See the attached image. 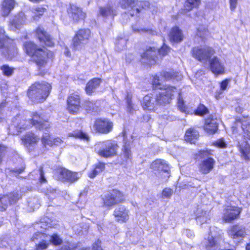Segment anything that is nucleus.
<instances>
[{"label":"nucleus","instance_id":"1","mask_svg":"<svg viewBox=\"0 0 250 250\" xmlns=\"http://www.w3.org/2000/svg\"><path fill=\"white\" fill-rule=\"evenodd\" d=\"M176 92V87L166 86L163 91L147 94L141 102L143 108L146 111L154 112L158 106L169 104Z\"/></svg>","mask_w":250,"mask_h":250},{"label":"nucleus","instance_id":"2","mask_svg":"<svg viewBox=\"0 0 250 250\" xmlns=\"http://www.w3.org/2000/svg\"><path fill=\"white\" fill-rule=\"evenodd\" d=\"M24 46L26 53L32 56L38 66L42 67L45 65L49 54L47 49L38 47L32 42H26Z\"/></svg>","mask_w":250,"mask_h":250},{"label":"nucleus","instance_id":"3","mask_svg":"<svg viewBox=\"0 0 250 250\" xmlns=\"http://www.w3.org/2000/svg\"><path fill=\"white\" fill-rule=\"evenodd\" d=\"M51 86L47 83H35L28 89V97L34 103H42L49 94Z\"/></svg>","mask_w":250,"mask_h":250},{"label":"nucleus","instance_id":"4","mask_svg":"<svg viewBox=\"0 0 250 250\" xmlns=\"http://www.w3.org/2000/svg\"><path fill=\"white\" fill-rule=\"evenodd\" d=\"M193 58L201 62H207L214 54V50L208 46H199L192 48L191 51Z\"/></svg>","mask_w":250,"mask_h":250},{"label":"nucleus","instance_id":"5","mask_svg":"<svg viewBox=\"0 0 250 250\" xmlns=\"http://www.w3.org/2000/svg\"><path fill=\"white\" fill-rule=\"evenodd\" d=\"M90 34L91 32L88 29H80L77 32L72 40L74 49L78 50L82 48L88 42Z\"/></svg>","mask_w":250,"mask_h":250},{"label":"nucleus","instance_id":"6","mask_svg":"<svg viewBox=\"0 0 250 250\" xmlns=\"http://www.w3.org/2000/svg\"><path fill=\"white\" fill-rule=\"evenodd\" d=\"M103 199L104 206L110 207L123 202L125 196L120 191L113 189L104 195Z\"/></svg>","mask_w":250,"mask_h":250},{"label":"nucleus","instance_id":"7","mask_svg":"<svg viewBox=\"0 0 250 250\" xmlns=\"http://www.w3.org/2000/svg\"><path fill=\"white\" fill-rule=\"evenodd\" d=\"M101 147L98 154L101 157L107 158L116 154L118 145L114 141H106L101 144Z\"/></svg>","mask_w":250,"mask_h":250},{"label":"nucleus","instance_id":"8","mask_svg":"<svg viewBox=\"0 0 250 250\" xmlns=\"http://www.w3.org/2000/svg\"><path fill=\"white\" fill-rule=\"evenodd\" d=\"M228 233L229 237L236 243L242 240L247 235L245 227L240 225L232 226L228 230Z\"/></svg>","mask_w":250,"mask_h":250},{"label":"nucleus","instance_id":"9","mask_svg":"<svg viewBox=\"0 0 250 250\" xmlns=\"http://www.w3.org/2000/svg\"><path fill=\"white\" fill-rule=\"evenodd\" d=\"M94 128L98 133L106 134L112 130L113 123L106 118L98 119L95 122Z\"/></svg>","mask_w":250,"mask_h":250},{"label":"nucleus","instance_id":"10","mask_svg":"<svg viewBox=\"0 0 250 250\" xmlns=\"http://www.w3.org/2000/svg\"><path fill=\"white\" fill-rule=\"evenodd\" d=\"M31 241L38 243L35 250H44L47 248L49 244V238L47 235L40 232L35 233L31 238Z\"/></svg>","mask_w":250,"mask_h":250},{"label":"nucleus","instance_id":"11","mask_svg":"<svg viewBox=\"0 0 250 250\" xmlns=\"http://www.w3.org/2000/svg\"><path fill=\"white\" fill-rule=\"evenodd\" d=\"M28 123H29V122L25 120L23 115L19 114L13 119L12 125L10 126V129L15 128L17 132H13L12 133L17 135L19 132H21L22 130H24L27 127Z\"/></svg>","mask_w":250,"mask_h":250},{"label":"nucleus","instance_id":"12","mask_svg":"<svg viewBox=\"0 0 250 250\" xmlns=\"http://www.w3.org/2000/svg\"><path fill=\"white\" fill-rule=\"evenodd\" d=\"M32 117L30 124L32 125L39 130L44 129L48 131V129L50 127V125L48 121L43 120L41 115L36 112L32 113Z\"/></svg>","mask_w":250,"mask_h":250},{"label":"nucleus","instance_id":"13","mask_svg":"<svg viewBox=\"0 0 250 250\" xmlns=\"http://www.w3.org/2000/svg\"><path fill=\"white\" fill-rule=\"evenodd\" d=\"M67 12L69 17L75 22H77L80 20H83L85 18V13L81 8L75 5H70Z\"/></svg>","mask_w":250,"mask_h":250},{"label":"nucleus","instance_id":"14","mask_svg":"<svg viewBox=\"0 0 250 250\" xmlns=\"http://www.w3.org/2000/svg\"><path fill=\"white\" fill-rule=\"evenodd\" d=\"M81 174L72 172L66 169L62 168L59 170L58 178L62 181L74 182L77 181L80 177Z\"/></svg>","mask_w":250,"mask_h":250},{"label":"nucleus","instance_id":"15","mask_svg":"<svg viewBox=\"0 0 250 250\" xmlns=\"http://www.w3.org/2000/svg\"><path fill=\"white\" fill-rule=\"evenodd\" d=\"M219 120L213 115L209 116L206 120L204 126L205 130L210 134L216 133L218 129Z\"/></svg>","mask_w":250,"mask_h":250},{"label":"nucleus","instance_id":"16","mask_svg":"<svg viewBox=\"0 0 250 250\" xmlns=\"http://www.w3.org/2000/svg\"><path fill=\"white\" fill-rule=\"evenodd\" d=\"M241 126L244 133V137L250 140V123L248 120L236 119L234 125L232 127L233 132H237V127Z\"/></svg>","mask_w":250,"mask_h":250},{"label":"nucleus","instance_id":"17","mask_svg":"<svg viewBox=\"0 0 250 250\" xmlns=\"http://www.w3.org/2000/svg\"><path fill=\"white\" fill-rule=\"evenodd\" d=\"M68 109L73 114H76L79 111L80 106V98L78 95L73 94L67 99Z\"/></svg>","mask_w":250,"mask_h":250},{"label":"nucleus","instance_id":"18","mask_svg":"<svg viewBox=\"0 0 250 250\" xmlns=\"http://www.w3.org/2000/svg\"><path fill=\"white\" fill-rule=\"evenodd\" d=\"M209 68L215 75L222 74L225 71V66L222 62L217 57L209 59Z\"/></svg>","mask_w":250,"mask_h":250},{"label":"nucleus","instance_id":"19","mask_svg":"<svg viewBox=\"0 0 250 250\" xmlns=\"http://www.w3.org/2000/svg\"><path fill=\"white\" fill-rule=\"evenodd\" d=\"M240 213V210L236 207L228 206L224 210L223 220L226 222H230L236 219Z\"/></svg>","mask_w":250,"mask_h":250},{"label":"nucleus","instance_id":"20","mask_svg":"<svg viewBox=\"0 0 250 250\" xmlns=\"http://www.w3.org/2000/svg\"><path fill=\"white\" fill-rule=\"evenodd\" d=\"M129 211L123 206L117 207L114 211V215L117 221L119 222H126L129 219Z\"/></svg>","mask_w":250,"mask_h":250},{"label":"nucleus","instance_id":"21","mask_svg":"<svg viewBox=\"0 0 250 250\" xmlns=\"http://www.w3.org/2000/svg\"><path fill=\"white\" fill-rule=\"evenodd\" d=\"M215 163L214 160L211 158L202 161L199 165V171L203 174L209 173L213 169Z\"/></svg>","mask_w":250,"mask_h":250},{"label":"nucleus","instance_id":"22","mask_svg":"<svg viewBox=\"0 0 250 250\" xmlns=\"http://www.w3.org/2000/svg\"><path fill=\"white\" fill-rule=\"evenodd\" d=\"M138 0H121L120 4L124 9L131 10L129 14L131 16L137 15L139 13V10L136 7Z\"/></svg>","mask_w":250,"mask_h":250},{"label":"nucleus","instance_id":"23","mask_svg":"<svg viewBox=\"0 0 250 250\" xmlns=\"http://www.w3.org/2000/svg\"><path fill=\"white\" fill-rule=\"evenodd\" d=\"M36 34L41 42H43L48 46H53L54 42L52 39L43 29L39 27L36 30Z\"/></svg>","mask_w":250,"mask_h":250},{"label":"nucleus","instance_id":"24","mask_svg":"<svg viewBox=\"0 0 250 250\" xmlns=\"http://www.w3.org/2000/svg\"><path fill=\"white\" fill-rule=\"evenodd\" d=\"M157 55V49L154 47H149L142 56L143 59H146L148 62H146L149 64H154L156 61Z\"/></svg>","mask_w":250,"mask_h":250},{"label":"nucleus","instance_id":"25","mask_svg":"<svg viewBox=\"0 0 250 250\" xmlns=\"http://www.w3.org/2000/svg\"><path fill=\"white\" fill-rule=\"evenodd\" d=\"M237 147L241 154V156L245 160L250 158V146L247 141L241 140L238 142Z\"/></svg>","mask_w":250,"mask_h":250},{"label":"nucleus","instance_id":"26","mask_svg":"<svg viewBox=\"0 0 250 250\" xmlns=\"http://www.w3.org/2000/svg\"><path fill=\"white\" fill-rule=\"evenodd\" d=\"M0 51L2 53L9 59H12L15 57L18 53L17 49L13 45L8 47L5 45V41L3 42V44L1 48Z\"/></svg>","mask_w":250,"mask_h":250},{"label":"nucleus","instance_id":"27","mask_svg":"<svg viewBox=\"0 0 250 250\" xmlns=\"http://www.w3.org/2000/svg\"><path fill=\"white\" fill-rule=\"evenodd\" d=\"M42 142L44 146H46V145L53 146V145H60L63 142V141L58 137L52 140L50 135L46 132H44L42 138Z\"/></svg>","mask_w":250,"mask_h":250},{"label":"nucleus","instance_id":"28","mask_svg":"<svg viewBox=\"0 0 250 250\" xmlns=\"http://www.w3.org/2000/svg\"><path fill=\"white\" fill-rule=\"evenodd\" d=\"M101 80L99 78H93L90 80L87 83L85 87V92L88 95H91L96 89L100 86L101 83Z\"/></svg>","mask_w":250,"mask_h":250},{"label":"nucleus","instance_id":"29","mask_svg":"<svg viewBox=\"0 0 250 250\" xmlns=\"http://www.w3.org/2000/svg\"><path fill=\"white\" fill-rule=\"evenodd\" d=\"M169 36L171 42H180L183 39L182 31L178 27H174L171 29Z\"/></svg>","mask_w":250,"mask_h":250},{"label":"nucleus","instance_id":"30","mask_svg":"<svg viewBox=\"0 0 250 250\" xmlns=\"http://www.w3.org/2000/svg\"><path fill=\"white\" fill-rule=\"evenodd\" d=\"M100 14L104 18L111 19H113L114 16L117 14L116 11L110 5L100 7Z\"/></svg>","mask_w":250,"mask_h":250},{"label":"nucleus","instance_id":"31","mask_svg":"<svg viewBox=\"0 0 250 250\" xmlns=\"http://www.w3.org/2000/svg\"><path fill=\"white\" fill-rule=\"evenodd\" d=\"M199 132L194 128H190L186 132L185 140L194 144L195 140L199 138Z\"/></svg>","mask_w":250,"mask_h":250},{"label":"nucleus","instance_id":"32","mask_svg":"<svg viewBox=\"0 0 250 250\" xmlns=\"http://www.w3.org/2000/svg\"><path fill=\"white\" fill-rule=\"evenodd\" d=\"M15 4L14 0H4L2 4V15L7 16L14 8Z\"/></svg>","mask_w":250,"mask_h":250},{"label":"nucleus","instance_id":"33","mask_svg":"<svg viewBox=\"0 0 250 250\" xmlns=\"http://www.w3.org/2000/svg\"><path fill=\"white\" fill-rule=\"evenodd\" d=\"M169 168L167 164L164 161L162 164V166L157 169V171H159L158 177L163 179H167L169 177Z\"/></svg>","mask_w":250,"mask_h":250},{"label":"nucleus","instance_id":"34","mask_svg":"<svg viewBox=\"0 0 250 250\" xmlns=\"http://www.w3.org/2000/svg\"><path fill=\"white\" fill-rule=\"evenodd\" d=\"M203 246L207 249H209L217 245V241L216 238L210 234H208L207 237H205L202 242Z\"/></svg>","mask_w":250,"mask_h":250},{"label":"nucleus","instance_id":"35","mask_svg":"<svg viewBox=\"0 0 250 250\" xmlns=\"http://www.w3.org/2000/svg\"><path fill=\"white\" fill-rule=\"evenodd\" d=\"M39 138L32 132L26 134L22 139L25 145L30 146L37 144L39 141Z\"/></svg>","mask_w":250,"mask_h":250},{"label":"nucleus","instance_id":"36","mask_svg":"<svg viewBox=\"0 0 250 250\" xmlns=\"http://www.w3.org/2000/svg\"><path fill=\"white\" fill-rule=\"evenodd\" d=\"M162 76L167 81L171 80L179 81L182 79V75L180 73L173 71H164L162 73Z\"/></svg>","mask_w":250,"mask_h":250},{"label":"nucleus","instance_id":"37","mask_svg":"<svg viewBox=\"0 0 250 250\" xmlns=\"http://www.w3.org/2000/svg\"><path fill=\"white\" fill-rule=\"evenodd\" d=\"M197 221L203 224L209 219V213L198 209L196 212Z\"/></svg>","mask_w":250,"mask_h":250},{"label":"nucleus","instance_id":"38","mask_svg":"<svg viewBox=\"0 0 250 250\" xmlns=\"http://www.w3.org/2000/svg\"><path fill=\"white\" fill-rule=\"evenodd\" d=\"M46 9L41 6H34L32 8V17L34 20H38L42 16Z\"/></svg>","mask_w":250,"mask_h":250},{"label":"nucleus","instance_id":"39","mask_svg":"<svg viewBox=\"0 0 250 250\" xmlns=\"http://www.w3.org/2000/svg\"><path fill=\"white\" fill-rule=\"evenodd\" d=\"M105 168V165L103 163L99 162L95 165V168L89 174L90 178L95 177L97 174L102 172Z\"/></svg>","mask_w":250,"mask_h":250},{"label":"nucleus","instance_id":"40","mask_svg":"<svg viewBox=\"0 0 250 250\" xmlns=\"http://www.w3.org/2000/svg\"><path fill=\"white\" fill-rule=\"evenodd\" d=\"M200 3V0H187L184 5V10L189 11L197 7Z\"/></svg>","mask_w":250,"mask_h":250},{"label":"nucleus","instance_id":"41","mask_svg":"<svg viewBox=\"0 0 250 250\" xmlns=\"http://www.w3.org/2000/svg\"><path fill=\"white\" fill-rule=\"evenodd\" d=\"M69 137H73L75 138L81 139L85 140H88V137L85 133L81 131L75 130L72 133H69L68 134Z\"/></svg>","mask_w":250,"mask_h":250},{"label":"nucleus","instance_id":"42","mask_svg":"<svg viewBox=\"0 0 250 250\" xmlns=\"http://www.w3.org/2000/svg\"><path fill=\"white\" fill-rule=\"evenodd\" d=\"M152 84L153 88L161 89L162 91H163L164 90V89L166 87V86H170V85H162V84L160 83L159 77L157 75H155L153 77L152 82Z\"/></svg>","mask_w":250,"mask_h":250},{"label":"nucleus","instance_id":"43","mask_svg":"<svg viewBox=\"0 0 250 250\" xmlns=\"http://www.w3.org/2000/svg\"><path fill=\"white\" fill-rule=\"evenodd\" d=\"M8 198V205H12L16 203L21 197V195L18 192H13L8 195H5Z\"/></svg>","mask_w":250,"mask_h":250},{"label":"nucleus","instance_id":"44","mask_svg":"<svg viewBox=\"0 0 250 250\" xmlns=\"http://www.w3.org/2000/svg\"><path fill=\"white\" fill-rule=\"evenodd\" d=\"M48 237L49 238V244L52 243L54 245H60L62 243V239L57 234L54 233L51 236L47 235Z\"/></svg>","mask_w":250,"mask_h":250},{"label":"nucleus","instance_id":"45","mask_svg":"<svg viewBox=\"0 0 250 250\" xmlns=\"http://www.w3.org/2000/svg\"><path fill=\"white\" fill-rule=\"evenodd\" d=\"M24 22V20L21 15L16 17L12 21L11 25L15 28L18 29L21 25Z\"/></svg>","mask_w":250,"mask_h":250},{"label":"nucleus","instance_id":"46","mask_svg":"<svg viewBox=\"0 0 250 250\" xmlns=\"http://www.w3.org/2000/svg\"><path fill=\"white\" fill-rule=\"evenodd\" d=\"M0 69L2 71V74L6 76H11L14 72V68L10 67L8 65H3L0 67Z\"/></svg>","mask_w":250,"mask_h":250},{"label":"nucleus","instance_id":"47","mask_svg":"<svg viewBox=\"0 0 250 250\" xmlns=\"http://www.w3.org/2000/svg\"><path fill=\"white\" fill-rule=\"evenodd\" d=\"M8 198L5 195H0V210H4L8 206Z\"/></svg>","mask_w":250,"mask_h":250},{"label":"nucleus","instance_id":"48","mask_svg":"<svg viewBox=\"0 0 250 250\" xmlns=\"http://www.w3.org/2000/svg\"><path fill=\"white\" fill-rule=\"evenodd\" d=\"M208 112V108L203 104H200L195 111L196 115L203 116Z\"/></svg>","mask_w":250,"mask_h":250},{"label":"nucleus","instance_id":"49","mask_svg":"<svg viewBox=\"0 0 250 250\" xmlns=\"http://www.w3.org/2000/svg\"><path fill=\"white\" fill-rule=\"evenodd\" d=\"M124 155L126 160L130 159L131 158V152L130 147L128 145L125 144L124 146Z\"/></svg>","mask_w":250,"mask_h":250},{"label":"nucleus","instance_id":"50","mask_svg":"<svg viewBox=\"0 0 250 250\" xmlns=\"http://www.w3.org/2000/svg\"><path fill=\"white\" fill-rule=\"evenodd\" d=\"M170 51V48L165 44L163 45L160 49H159L157 52V54H158L159 56H164L168 54V53Z\"/></svg>","mask_w":250,"mask_h":250},{"label":"nucleus","instance_id":"51","mask_svg":"<svg viewBox=\"0 0 250 250\" xmlns=\"http://www.w3.org/2000/svg\"><path fill=\"white\" fill-rule=\"evenodd\" d=\"M164 160H156L154 161L151 165L150 167L154 171H157L160 166H162V164Z\"/></svg>","mask_w":250,"mask_h":250},{"label":"nucleus","instance_id":"52","mask_svg":"<svg viewBox=\"0 0 250 250\" xmlns=\"http://www.w3.org/2000/svg\"><path fill=\"white\" fill-rule=\"evenodd\" d=\"M173 193V191L169 188H165L163 189L162 193V197L163 198H168L171 197Z\"/></svg>","mask_w":250,"mask_h":250},{"label":"nucleus","instance_id":"53","mask_svg":"<svg viewBox=\"0 0 250 250\" xmlns=\"http://www.w3.org/2000/svg\"><path fill=\"white\" fill-rule=\"evenodd\" d=\"M207 32V28L205 27L202 26L197 29V35L201 38H204L206 35Z\"/></svg>","mask_w":250,"mask_h":250},{"label":"nucleus","instance_id":"54","mask_svg":"<svg viewBox=\"0 0 250 250\" xmlns=\"http://www.w3.org/2000/svg\"><path fill=\"white\" fill-rule=\"evenodd\" d=\"M215 146L220 147L224 148L226 146V144L223 139H219L213 143Z\"/></svg>","mask_w":250,"mask_h":250},{"label":"nucleus","instance_id":"55","mask_svg":"<svg viewBox=\"0 0 250 250\" xmlns=\"http://www.w3.org/2000/svg\"><path fill=\"white\" fill-rule=\"evenodd\" d=\"M126 41L121 39L116 43V47L119 50H122L125 47Z\"/></svg>","mask_w":250,"mask_h":250},{"label":"nucleus","instance_id":"56","mask_svg":"<svg viewBox=\"0 0 250 250\" xmlns=\"http://www.w3.org/2000/svg\"><path fill=\"white\" fill-rule=\"evenodd\" d=\"M6 151V147L3 145H0V164L2 161V159Z\"/></svg>","mask_w":250,"mask_h":250},{"label":"nucleus","instance_id":"57","mask_svg":"<svg viewBox=\"0 0 250 250\" xmlns=\"http://www.w3.org/2000/svg\"><path fill=\"white\" fill-rule=\"evenodd\" d=\"M4 33V30L1 27H0V48L2 47L5 41Z\"/></svg>","mask_w":250,"mask_h":250},{"label":"nucleus","instance_id":"58","mask_svg":"<svg viewBox=\"0 0 250 250\" xmlns=\"http://www.w3.org/2000/svg\"><path fill=\"white\" fill-rule=\"evenodd\" d=\"M24 168H25L24 167H22L21 168H20L19 169L15 168V169H11L10 170V172L11 173H13L16 176H17L18 175H19V174L21 173V172H22L24 171Z\"/></svg>","mask_w":250,"mask_h":250},{"label":"nucleus","instance_id":"59","mask_svg":"<svg viewBox=\"0 0 250 250\" xmlns=\"http://www.w3.org/2000/svg\"><path fill=\"white\" fill-rule=\"evenodd\" d=\"M238 0H229L230 9L231 11H233L235 9L237 5Z\"/></svg>","mask_w":250,"mask_h":250},{"label":"nucleus","instance_id":"60","mask_svg":"<svg viewBox=\"0 0 250 250\" xmlns=\"http://www.w3.org/2000/svg\"><path fill=\"white\" fill-rule=\"evenodd\" d=\"M85 106L86 107L87 110H94V104L90 101H86L85 102Z\"/></svg>","mask_w":250,"mask_h":250},{"label":"nucleus","instance_id":"61","mask_svg":"<svg viewBox=\"0 0 250 250\" xmlns=\"http://www.w3.org/2000/svg\"><path fill=\"white\" fill-rule=\"evenodd\" d=\"M93 250H102L101 247V241L98 240L93 245Z\"/></svg>","mask_w":250,"mask_h":250},{"label":"nucleus","instance_id":"62","mask_svg":"<svg viewBox=\"0 0 250 250\" xmlns=\"http://www.w3.org/2000/svg\"><path fill=\"white\" fill-rule=\"evenodd\" d=\"M39 171H40V180L41 181V182H42V183L45 182L46 179H45L44 176V173H43L42 167H41L40 168Z\"/></svg>","mask_w":250,"mask_h":250},{"label":"nucleus","instance_id":"63","mask_svg":"<svg viewBox=\"0 0 250 250\" xmlns=\"http://www.w3.org/2000/svg\"><path fill=\"white\" fill-rule=\"evenodd\" d=\"M228 83H229V81L228 80L223 81L221 83V90H226L227 88V87L228 86Z\"/></svg>","mask_w":250,"mask_h":250},{"label":"nucleus","instance_id":"64","mask_svg":"<svg viewBox=\"0 0 250 250\" xmlns=\"http://www.w3.org/2000/svg\"><path fill=\"white\" fill-rule=\"evenodd\" d=\"M135 109L133 107V104L131 101L127 102V111L130 113Z\"/></svg>","mask_w":250,"mask_h":250}]
</instances>
